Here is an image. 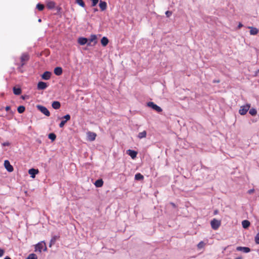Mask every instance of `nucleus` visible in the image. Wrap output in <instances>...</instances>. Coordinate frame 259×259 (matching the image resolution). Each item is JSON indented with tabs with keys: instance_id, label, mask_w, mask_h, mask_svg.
I'll list each match as a JSON object with an SVG mask.
<instances>
[{
	"instance_id": "nucleus-1",
	"label": "nucleus",
	"mask_w": 259,
	"mask_h": 259,
	"mask_svg": "<svg viewBox=\"0 0 259 259\" xmlns=\"http://www.w3.org/2000/svg\"><path fill=\"white\" fill-rule=\"evenodd\" d=\"M42 250L44 251L47 250V247L44 241L38 243L35 247V251L41 252Z\"/></svg>"
},
{
	"instance_id": "nucleus-2",
	"label": "nucleus",
	"mask_w": 259,
	"mask_h": 259,
	"mask_svg": "<svg viewBox=\"0 0 259 259\" xmlns=\"http://www.w3.org/2000/svg\"><path fill=\"white\" fill-rule=\"evenodd\" d=\"M147 106L148 107L151 108L153 110H155L158 113H160V112H162V109H161V108L160 107L158 106V105L154 104L152 102H148Z\"/></svg>"
},
{
	"instance_id": "nucleus-3",
	"label": "nucleus",
	"mask_w": 259,
	"mask_h": 259,
	"mask_svg": "<svg viewBox=\"0 0 259 259\" xmlns=\"http://www.w3.org/2000/svg\"><path fill=\"white\" fill-rule=\"evenodd\" d=\"M250 105L247 104L245 105L242 106L239 110V113L240 115H244L246 114L247 112L249 110Z\"/></svg>"
},
{
	"instance_id": "nucleus-4",
	"label": "nucleus",
	"mask_w": 259,
	"mask_h": 259,
	"mask_svg": "<svg viewBox=\"0 0 259 259\" xmlns=\"http://www.w3.org/2000/svg\"><path fill=\"white\" fill-rule=\"evenodd\" d=\"M29 59V56L27 53H23L21 56V66H23L26 62L28 61Z\"/></svg>"
},
{
	"instance_id": "nucleus-5",
	"label": "nucleus",
	"mask_w": 259,
	"mask_h": 259,
	"mask_svg": "<svg viewBox=\"0 0 259 259\" xmlns=\"http://www.w3.org/2000/svg\"><path fill=\"white\" fill-rule=\"evenodd\" d=\"M37 108L46 116H49L50 115V111L46 107L41 105H37Z\"/></svg>"
},
{
	"instance_id": "nucleus-6",
	"label": "nucleus",
	"mask_w": 259,
	"mask_h": 259,
	"mask_svg": "<svg viewBox=\"0 0 259 259\" xmlns=\"http://www.w3.org/2000/svg\"><path fill=\"white\" fill-rule=\"evenodd\" d=\"M210 224H211V228L213 230H216L221 226V222L215 219H213L212 220H211V221L210 222Z\"/></svg>"
},
{
	"instance_id": "nucleus-7",
	"label": "nucleus",
	"mask_w": 259,
	"mask_h": 259,
	"mask_svg": "<svg viewBox=\"0 0 259 259\" xmlns=\"http://www.w3.org/2000/svg\"><path fill=\"white\" fill-rule=\"evenodd\" d=\"M70 115L69 114H66L65 116H63L62 118L64 120H62L60 123L59 127L60 128L63 127L65 124L67 122V121L70 119Z\"/></svg>"
},
{
	"instance_id": "nucleus-8",
	"label": "nucleus",
	"mask_w": 259,
	"mask_h": 259,
	"mask_svg": "<svg viewBox=\"0 0 259 259\" xmlns=\"http://www.w3.org/2000/svg\"><path fill=\"white\" fill-rule=\"evenodd\" d=\"M5 167L9 172H12L14 168L12 165L10 164V162L8 160H6L4 162Z\"/></svg>"
},
{
	"instance_id": "nucleus-9",
	"label": "nucleus",
	"mask_w": 259,
	"mask_h": 259,
	"mask_svg": "<svg viewBox=\"0 0 259 259\" xmlns=\"http://www.w3.org/2000/svg\"><path fill=\"white\" fill-rule=\"evenodd\" d=\"M89 40L88 38L83 37H80L78 38L77 42L80 45H84L85 44L88 45Z\"/></svg>"
},
{
	"instance_id": "nucleus-10",
	"label": "nucleus",
	"mask_w": 259,
	"mask_h": 259,
	"mask_svg": "<svg viewBox=\"0 0 259 259\" xmlns=\"http://www.w3.org/2000/svg\"><path fill=\"white\" fill-rule=\"evenodd\" d=\"M48 84L46 82L43 81H39L37 83L38 90H45L48 87Z\"/></svg>"
},
{
	"instance_id": "nucleus-11",
	"label": "nucleus",
	"mask_w": 259,
	"mask_h": 259,
	"mask_svg": "<svg viewBox=\"0 0 259 259\" xmlns=\"http://www.w3.org/2000/svg\"><path fill=\"white\" fill-rule=\"evenodd\" d=\"M88 138L90 141H93L95 140L97 135L96 133L89 132L87 133Z\"/></svg>"
},
{
	"instance_id": "nucleus-12",
	"label": "nucleus",
	"mask_w": 259,
	"mask_h": 259,
	"mask_svg": "<svg viewBox=\"0 0 259 259\" xmlns=\"http://www.w3.org/2000/svg\"><path fill=\"white\" fill-rule=\"evenodd\" d=\"M237 251H243L245 253H248L250 251V249L248 247L238 246L236 248Z\"/></svg>"
},
{
	"instance_id": "nucleus-13",
	"label": "nucleus",
	"mask_w": 259,
	"mask_h": 259,
	"mask_svg": "<svg viewBox=\"0 0 259 259\" xmlns=\"http://www.w3.org/2000/svg\"><path fill=\"white\" fill-rule=\"evenodd\" d=\"M28 173L32 178H35V175L38 173V170L34 168H31L29 170Z\"/></svg>"
},
{
	"instance_id": "nucleus-14",
	"label": "nucleus",
	"mask_w": 259,
	"mask_h": 259,
	"mask_svg": "<svg viewBox=\"0 0 259 259\" xmlns=\"http://www.w3.org/2000/svg\"><path fill=\"white\" fill-rule=\"evenodd\" d=\"M56 4L54 2L50 1L47 2V7L50 9L52 10L55 8Z\"/></svg>"
},
{
	"instance_id": "nucleus-15",
	"label": "nucleus",
	"mask_w": 259,
	"mask_h": 259,
	"mask_svg": "<svg viewBox=\"0 0 259 259\" xmlns=\"http://www.w3.org/2000/svg\"><path fill=\"white\" fill-rule=\"evenodd\" d=\"M127 154L130 155L132 159H134L137 156V152L133 150H128L127 151Z\"/></svg>"
},
{
	"instance_id": "nucleus-16",
	"label": "nucleus",
	"mask_w": 259,
	"mask_h": 259,
	"mask_svg": "<svg viewBox=\"0 0 259 259\" xmlns=\"http://www.w3.org/2000/svg\"><path fill=\"white\" fill-rule=\"evenodd\" d=\"M51 75V72L49 71H45L41 75V77L43 79L48 80L50 78Z\"/></svg>"
},
{
	"instance_id": "nucleus-17",
	"label": "nucleus",
	"mask_w": 259,
	"mask_h": 259,
	"mask_svg": "<svg viewBox=\"0 0 259 259\" xmlns=\"http://www.w3.org/2000/svg\"><path fill=\"white\" fill-rule=\"evenodd\" d=\"M54 73L58 76L62 74L63 70L61 67H57L54 69Z\"/></svg>"
},
{
	"instance_id": "nucleus-18",
	"label": "nucleus",
	"mask_w": 259,
	"mask_h": 259,
	"mask_svg": "<svg viewBox=\"0 0 259 259\" xmlns=\"http://www.w3.org/2000/svg\"><path fill=\"white\" fill-rule=\"evenodd\" d=\"M99 7L101 9V10L103 11L105 10L107 8V3L104 1H100L99 3Z\"/></svg>"
},
{
	"instance_id": "nucleus-19",
	"label": "nucleus",
	"mask_w": 259,
	"mask_h": 259,
	"mask_svg": "<svg viewBox=\"0 0 259 259\" xmlns=\"http://www.w3.org/2000/svg\"><path fill=\"white\" fill-rule=\"evenodd\" d=\"M97 36L95 34H92L91 35L90 38L89 40L88 46H91V42L94 41V43H96Z\"/></svg>"
},
{
	"instance_id": "nucleus-20",
	"label": "nucleus",
	"mask_w": 259,
	"mask_h": 259,
	"mask_svg": "<svg viewBox=\"0 0 259 259\" xmlns=\"http://www.w3.org/2000/svg\"><path fill=\"white\" fill-rule=\"evenodd\" d=\"M52 106L55 109H58L61 107V104L58 101H54L52 104Z\"/></svg>"
},
{
	"instance_id": "nucleus-21",
	"label": "nucleus",
	"mask_w": 259,
	"mask_h": 259,
	"mask_svg": "<svg viewBox=\"0 0 259 259\" xmlns=\"http://www.w3.org/2000/svg\"><path fill=\"white\" fill-rule=\"evenodd\" d=\"M248 28L250 29V34L251 35H256L258 32V30L256 28L253 27H248Z\"/></svg>"
},
{
	"instance_id": "nucleus-22",
	"label": "nucleus",
	"mask_w": 259,
	"mask_h": 259,
	"mask_svg": "<svg viewBox=\"0 0 259 259\" xmlns=\"http://www.w3.org/2000/svg\"><path fill=\"white\" fill-rule=\"evenodd\" d=\"M108 42H109L108 39L105 36L103 37L101 40V44L104 47L106 46L107 45Z\"/></svg>"
},
{
	"instance_id": "nucleus-23",
	"label": "nucleus",
	"mask_w": 259,
	"mask_h": 259,
	"mask_svg": "<svg viewBox=\"0 0 259 259\" xmlns=\"http://www.w3.org/2000/svg\"><path fill=\"white\" fill-rule=\"evenodd\" d=\"M13 93L16 95H19L21 93V89L20 88L14 87L13 89Z\"/></svg>"
},
{
	"instance_id": "nucleus-24",
	"label": "nucleus",
	"mask_w": 259,
	"mask_h": 259,
	"mask_svg": "<svg viewBox=\"0 0 259 259\" xmlns=\"http://www.w3.org/2000/svg\"><path fill=\"white\" fill-rule=\"evenodd\" d=\"M103 181L102 179L97 180V181H96V182L95 183V185L97 187H101L103 186Z\"/></svg>"
},
{
	"instance_id": "nucleus-25",
	"label": "nucleus",
	"mask_w": 259,
	"mask_h": 259,
	"mask_svg": "<svg viewBox=\"0 0 259 259\" xmlns=\"http://www.w3.org/2000/svg\"><path fill=\"white\" fill-rule=\"evenodd\" d=\"M135 179L137 181H141L144 179V176L140 173H137L135 176Z\"/></svg>"
},
{
	"instance_id": "nucleus-26",
	"label": "nucleus",
	"mask_w": 259,
	"mask_h": 259,
	"mask_svg": "<svg viewBox=\"0 0 259 259\" xmlns=\"http://www.w3.org/2000/svg\"><path fill=\"white\" fill-rule=\"evenodd\" d=\"M250 222L247 220H244L242 222V227L244 229L247 228L250 226Z\"/></svg>"
},
{
	"instance_id": "nucleus-27",
	"label": "nucleus",
	"mask_w": 259,
	"mask_h": 259,
	"mask_svg": "<svg viewBox=\"0 0 259 259\" xmlns=\"http://www.w3.org/2000/svg\"><path fill=\"white\" fill-rule=\"evenodd\" d=\"M146 135H147L146 131H144L142 132H140L139 133L138 137L139 139H142V138H145L146 137Z\"/></svg>"
},
{
	"instance_id": "nucleus-28",
	"label": "nucleus",
	"mask_w": 259,
	"mask_h": 259,
	"mask_svg": "<svg viewBox=\"0 0 259 259\" xmlns=\"http://www.w3.org/2000/svg\"><path fill=\"white\" fill-rule=\"evenodd\" d=\"M25 108L23 106H20L18 107L17 110L19 113H22L24 112Z\"/></svg>"
},
{
	"instance_id": "nucleus-29",
	"label": "nucleus",
	"mask_w": 259,
	"mask_h": 259,
	"mask_svg": "<svg viewBox=\"0 0 259 259\" xmlns=\"http://www.w3.org/2000/svg\"><path fill=\"white\" fill-rule=\"evenodd\" d=\"M249 113L250 115L254 116L257 113V111L255 108H251L249 110Z\"/></svg>"
},
{
	"instance_id": "nucleus-30",
	"label": "nucleus",
	"mask_w": 259,
	"mask_h": 259,
	"mask_svg": "<svg viewBox=\"0 0 259 259\" xmlns=\"http://www.w3.org/2000/svg\"><path fill=\"white\" fill-rule=\"evenodd\" d=\"M49 138L52 141H54L56 138V136L54 133H50L48 136Z\"/></svg>"
},
{
	"instance_id": "nucleus-31",
	"label": "nucleus",
	"mask_w": 259,
	"mask_h": 259,
	"mask_svg": "<svg viewBox=\"0 0 259 259\" xmlns=\"http://www.w3.org/2000/svg\"><path fill=\"white\" fill-rule=\"evenodd\" d=\"M76 3L81 7L84 8L85 7V4L82 0H75Z\"/></svg>"
},
{
	"instance_id": "nucleus-32",
	"label": "nucleus",
	"mask_w": 259,
	"mask_h": 259,
	"mask_svg": "<svg viewBox=\"0 0 259 259\" xmlns=\"http://www.w3.org/2000/svg\"><path fill=\"white\" fill-rule=\"evenodd\" d=\"M57 238H58L57 236H54L53 237H52V238L51 240V241H50V246H51L52 244H54L55 243Z\"/></svg>"
},
{
	"instance_id": "nucleus-33",
	"label": "nucleus",
	"mask_w": 259,
	"mask_h": 259,
	"mask_svg": "<svg viewBox=\"0 0 259 259\" xmlns=\"http://www.w3.org/2000/svg\"><path fill=\"white\" fill-rule=\"evenodd\" d=\"M44 5H42V4H37L36 5V8L39 10V11H42L44 9Z\"/></svg>"
},
{
	"instance_id": "nucleus-34",
	"label": "nucleus",
	"mask_w": 259,
	"mask_h": 259,
	"mask_svg": "<svg viewBox=\"0 0 259 259\" xmlns=\"http://www.w3.org/2000/svg\"><path fill=\"white\" fill-rule=\"evenodd\" d=\"M27 259H37V256L35 254L31 253L28 255Z\"/></svg>"
},
{
	"instance_id": "nucleus-35",
	"label": "nucleus",
	"mask_w": 259,
	"mask_h": 259,
	"mask_svg": "<svg viewBox=\"0 0 259 259\" xmlns=\"http://www.w3.org/2000/svg\"><path fill=\"white\" fill-rule=\"evenodd\" d=\"M205 244L203 241H200L198 244H197V247L199 249H201L203 248Z\"/></svg>"
},
{
	"instance_id": "nucleus-36",
	"label": "nucleus",
	"mask_w": 259,
	"mask_h": 259,
	"mask_svg": "<svg viewBox=\"0 0 259 259\" xmlns=\"http://www.w3.org/2000/svg\"><path fill=\"white\" fill-rule=\"evenodd\" d=\"M255 242L256 244H259V233L255 237Z\"/></svg>"
},
{
	"instance_id": "nucleus-37",
	"label": "nucleus",
	"mask_w": 259,
	"mask_h": 259,
	"mask_svg": "<svg viewBox=\"0 0 259 259\" xmlns=\"http://www.w3.org/2000/svg\"><path fill=\"white\" fill-rule=\"evenodd\" d=\"M92 1V6L95 7L98 4L99 0H91Z\"/></svg>"
},
{
	"instance_id": "nucleus-38",
	"label": "nucleus",
	"mask_w": 259,
	"mask_h": 259,
	"mask_svg": "<svg viewBox=\"0 0 259 259\" xmlns=\"http://www.w3.org/2000/svg\"><path fill=\"white\" fill-rule=\"evenodd\" d=\"M165 15H166L167 17H169L172 15V12L171 11H167L165 12Z\"/></svg>"
},
{
	"instance_id": "nucleus-39",
	"label": "nucleus",
	"mask_w": 259,
	"mask_h": 259,
	"mask_svg": "<svg viewBox=\"0 0 259 259\" xmlns=\"http://www.w3.org/2000/svg\"><path fill=\"white\" fill-rule=\"evenodd\" d=\"M254 191V190L253 189H250L248 191V193L249 194H251L252 193H253Z\"/></svg>"
},
{
	"instance_id": "nucleus-40",
	"label": "nucleus",
	"mask_w": 259,
	"mask_h": 259,
	"mask_svg": "<svg viewBox=\"0 0 259 259\" xmlns=\"http://www.w3.org/2000/svg\"><path fill=\"white\" fill-rule=\"evenodd\" d=\"M4 253L3 249L0 248V257L2 256Z\"/></svg>"
},
{
	"instance_id": "nucleus-41",
	"label": "nucleus",
	"mask_w": 259,
	"mask_h": 259,
	"mask_svg": "<svg viewBox=\"0 0 259 259\" xmlns=\"http://www.w3.org/2000/svg\"><path fill=\"white\" fill-rule=\"evenodd\" d=\"M3 146H8L10 145L9 142H4L2 144Z\"/></svg>"
},
{
	"instance_id": "nucleus-42",
	"label": "nucleus",
	"mask_w": 259,
	"mask_h": 259,
	"mask_svg": "<svg viewBox=\"0 0 259 259\" xmlns=\"http://www.w3.org/2000/svg\"><path fill=\"white\" fill-rule=\"evenodd\" d=\"M10 109H11V107H10V106H6L5 108V110L6 111H9L10 110Z\"/></svg>"
},
{
	"instance_id": "nucleus-43",
	"label": "nucleus",
	"mask_w": 259,
	"mask_h": 259,
	"mask_svg": "<svg viewBox=\"0 0 259 259\" xmlns=\"http://www.w3.org/2000/svg\"><path fill=\"white\" fill-rule=\"evenodd\" d=\"M243 26V25L242 24V23H239L238 25V28L239 29H240V28H241Z\"/></svg>"
},
{
	"instance_id": "nucleus-44",
	"label": "nucleus",
	"mask_w": 259,
	"mask_h": 259,
	"mask_svg": "<svg viewBox=\"0 0 259 259\" xmlns=\"http://www.w3.org/2000/svg\"><path fill=\"white\" fill-rule=\"evenodd\" d=\"M218 213V210H215L214 211V214H217Z\"/></svg>"
},
{
	"instance_id": "nucleus-45",
	"label": "nucleus",
	"mask_w": 259,
	"mask_h": 259,
	"mask_svg": "<svg viewBox=\"0 0 259 259\" xmlns=\"http://www.w3.org/2000/svg\"><path fill=\"white\" fill-rule=\"evenodd\" d=\"M4 259H11L9 256H6Z\"/></svg>"
},
{
	"instance_id": "nucleus-46",
	"label": "nucleus",
	"mask_w": 259,
	"mask_h": 259,
	"mask_svg": "<svg viewBox=\"0 0 259 259\" xmlns=\"http://www.w3.org/2000/svg\"><path fill=\"white\" fill-rule=\"evenodd\" d=\"M97 11H98V9H97V8H95V9H94V12H97Z\"/></svg>"
},
{
	"instance_id": "nucleus-47",
	"label": "nucleus",
	"mask_w": 259,
	"mask_h": 259,
	"mask_svg": "<svg viewBox=\"0 0 259 259\" xmlns=\"http://www.w3.org/2000/svg\"><path fill=\"white\" fill-rule=\"evenodd\" d=\"M235 259H242V258L241 257H237Z\"/></svg>"
},
{
	"instance_id": "nucleus-48",
	"label": "nucleus",
	"mask_w": 259,
	"mask_h": 259,
	"mask_svg": "<svg viewBox=\"0 0 259 259\" xmlns=\"http://www.w3.org/2000/svg\"><path fill=\"white\" fill-rule=\"evenodd\" d=\"M41 19H39L38 20V22H41Z\"/></svg>"
}]
</instances>
